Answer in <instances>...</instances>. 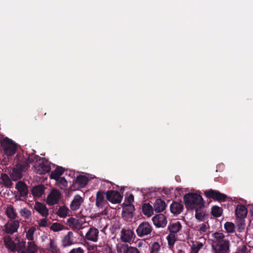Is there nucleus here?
Segmentation results:
<instances>
[{"instance_id": "9", "label": "nucleus", "mask_w": 253, "mask_h": 253, "mask_svg": "<svg viewBox=\"0 0 253 253\" xmlns=\"http://www.w3.org/2000/svg\"><path fill=\"white\" fill-rule=\"evenodd\" d=\"M106 198L112 204H118L122 201L123 196L118 191L109 190L106 193Z\"/></svg>"}, {"instance_id": "26", "label": "nucleus", "mask_w": 253, "mask_h": 253, "mask_svg": "<svg viewBox=\"0 0 253 253\" xmlns=\"http://www.w3.org/2000/svg\"><path fill=\"white\" fill-rule=\"evenodd\" d=\"M166 206L165 201L161 199H157L154 204V209L156 212H161L166 209Z\"/></svg>"}, {"instance_id": "25", "label": "nucleus", "mask_w": 253, "mask_h": 253, "mask_svg": "<svg viewBox=\"0 0 253 253\" xmlns=\"http://www.w3.org/2000/svg\"><path fill=\"white\" fill-rule=\"evenodd\" d=\"M170 210L171 213L175 215H178L182 211L183 205L181 203L174 202L170 205Z\"/></svg>"}, {"instance_id": "39", "label": "nucleus", "mask_w": 253, "mask_h": 253, "mask_svg": "<svg viewBox=\"0 0 253 253\" xmlns=\"http://www.w3.org/2000/svg\"><path fill=\"white\" fill-rule=\"evenodd\" d=\"M28 247L26 251L29 253H36L38 251V248L34 242L31 241L28 243Z\"/></svg>"}, {"instance_id": "12", "label": "nucleus", "mask_w": 253, "mask_h": 253, "mask_svg": "<svg viewBox=\"0 0 253 253\" xmlns=\"http://www.w3.org/2000/svg\"><path fill=\"white\" fill-rule=\"evenodd\" d=\"M60 196L61 193L58 190L54 189L52 190L47 197V204L50 206L58 204L59 201Z\"/></svg>"}, {"instance_id": "24", "label": "nucleus", "mask_w": 253, "mask_h": 253, "mask_svg": "<svg viewBox=\"0 0 253 253\" xmlns=\"http://www.w3.org/2000/svg\"><path fill=\"white\" fill-rule=\"evenodd\" d=\"M248 210L244 205H238L235 210V214L237 217L243 219L245 218L247 214Z\"/></svg>"}, {"instance_id": "35", "label": "nucleus", "mask_w": 253, "mask_h": 253, "mask_svg": "<svg viewBox=\"0 0 253 253\" xmlns=\"http://www.w3.org/2000/svg\"><path fill=\"white\" fill-rule=\"evenodd\" d=\"M223 209L221 207L214 206L211 208V213L212 215L215 217H219L222 214Z\"/></svg>"}, {"instance_id": "5", "label": "nucleus", "mask_w": 253, "mask_h": 253, "mask_svg": "<svg viewBox=\"0 0 253 253\" xmlns=\"http://www.w3.org/2000/svg\"><path fill=\"white\" fill-rule=\"evenodd\" d=\"M35 161L36 162V164L34 166L38 174H44L50 171L51 167L47 161H44L43 159L39 157V158L36 159Z\"/></svg>"}, {"instance_id": "8", "label": "nucleus", "mask_w": 253, "mask_h": 253, "mask_svg": "<svg viewBox=\"0 0 253 253\" xmlns=\"http://www.w3.org/2000/svg\"><path fill=\"white\" fill-rule=\"evenodd\" d=\"M88 178L85 175H80L74 180L73 183L70 187V190L75 191L84 187L87 183Z\"/></svg>"}, {"instance_id": "31", "label": "nucleus", "mask_w": 253, "mask_h": 253, "mask_svg": "<svg viewBox=\"0 0 253 253\" xmlns=\"http://www.w3.org/2000/svg\"><path fill=\"white\" fill-rule=\"evenodd\" d=\"M20 215L26 220L31 219L32 212L31 211L26 208H23L19 211Z\"/></svg>"}, {"instance_id": "6", "label": "nucleus", "mask_w": 253, "mask_h": 253, "mask_svg": "<svg viewBox=\"0 0 253 253\" xmlns=\"http://www.w3.org/2000/svg\"><path fill=\"white\" fill-rule=\"evenodd\" d=\"M204 194L208 198L212 199L214 201L220 202H225L227 197L226 195L221 193L218 191L211 189L205 190L204 191Z\"/></svg>"}, {"instance_id": "50", "label": "nucleus", "mask_w": 253, "mask_h": 253, "mask_svg": "<svg viewBox=\"0 0 253 253\" xmlns=\"http://www.w3.org/2000/svg\"><path fill=\"white\" fill-rule=\"evenodd\" d=\"M68 253H84V250L81 247H79L73 249Z\"/></svg>"}, {"instance_id": "37", "label": "nucleus", "mask_w": 253, "mask_h": 253, "mask_svg": "<svg viewBox=\"0 0 253 253\" xmlns=\"http://www.w3.org/2000/svg\"><path fill=\"white\" fill-rule=\"evenodd\" d=\"M203 247V244L200 242L193 243L191 248L190 253H198L199 250Z\"/></svg>"}, {"instance_id": "11", "label": "nucleus", "mask_w": 253, "mask_h": 253, "mask_svg": "<svg viewBox=\"0 0 253 253\" xmlns=\"http://www.w3.org/2000/svg\"><path fill=\"white\" fill-rule=\"evenodd\" d=\"M123 207L122 212V217L125 220H129L132 219L134 216L135 208L134 205H124Z\"/></svg>"}, {"instance_id": "15", "label": "nucleus", "mask_w": 253, "mask_h": 253, "mask_svg": "<svg viewBox=\"0 0 253 253\" xmlns=\"http://www.w3.org/2000/svg\"><path fill=\"white\" fill-rule=\"evenodd\" d=\"M84 201V199L83 197L78 194L76 195L70 204L71 210L73 211L78 210Z\"/></svg>"}, {"instance_id": "49", "label": "nucleus", "mask_w": 253, "mask_h": 253, "mask_svg": "<svg viewBox=\"0 0 253 253\" xmlns=\"http://www.w3.org/2000/svg\"><path fill=\"white\" fill-rule=\"evenodd\" d=\"M77 222H78V219L74 217H70L67 221V224L71 227L75 224V223Z\"/></svg>"}, {"instance_id": "21", "label": "nucleus", "mask_w": 253, "mask_h": 253, "mask_svg": "<svg viewBox=\"0 0 253 253\" xmlns=\"http://www.w3.org/2000/svg\"><path fill=\"white\" fill-rule=\"evenodd\" d=\"M194 210H195L196 211V218L200 221H204L205 219V217L206 215V210L204 207V204H203V205L201 206H198Z\"/></svg>"}, {"instance_id": "36", "label": "nucleus", "mask_w": 253, "mask_h": 253, "mask_svg": "<svg viewBox=\"0 0 253 253\" xmlns=\"http://www.w3.org/2000/svg\"><path fill=\"white\" fill-rule=\"evenodd\" d=\"M69 211V209L67 207L62 206L59 207L56 214L60 217H65L67 215Z\"/></svg>"}, {"instance_id": "16", "label": "nucleus", "mask_w": 253, "mask_h": 253, "mask_svg": "<svg viewBox=\"0 0 253 253\" xmlns=\"http://www.w3.org/2000/svg\"><path fill=\"white\" fill-rule=\"evenodd\" d=\"M99 231L94 227H90L85 235L86 240L96 242L98 240Z\"/></svg>"}, {"instance_id": "54", "label": "nucleus", "mask_w": 253, "mask_h": 253, "mask_svg": "<svg viewBox=\"0 0 253 253\" xmlns=\"http://www.w3.org/2000/svg\"><path fill=\"white\" fill-rule=\"evenodd\" d=\"M185 249V247H181L180 249L177 248L176 253H185L184 249Z\"/></svg>"}, {"instance_id": "46", "label": "nucleus", "mask_w": 253, "mask_h": 253, "mask_svg": "<svg viewBox=\"0 0 253 253\" xmlns=\"http://www.w3.org/2000/svg\"><path fill=\"white\" fill-rule=\"evenodd\" d=\"M35 231L34 227H30L26 232V238L30 241L33 240V235Z\"/></svg>"}, {"instance_id": "43", "label": "nucleus", "mask_w": 253, "mask_h": 253, "mask_svg": "<svg viewBox=\"0 0 253 253\" xmlns=\"http://www.w3.org/2000/svg\"><path fill=\"white\" fill-rule=\"evenodd\" d=\"M160 247V245L158 242H154L150 247V253H158Z\"/></svg>"}, {"instance_id": "52", "label": "nucleus", "mask_w": 253, "mask_h": 253, "mask_svg": "<svg viewBox=\"0 0 253 253\" xmlns=\"http://www.w3.org/2000/svg\"><path fill=\"white\" fill-rule=\"evenodd\" d=\"M207 227L205 223H202L200 225V228H199V231L201 234L207 232Z\"/></svg>"}, {"instance_id": "28", "label": "nucleus", "mask_w": 253, "mask_h": 253, "mask_svg": "<svg viewBox=\"0 0 253 253\" xmlns=\"http://www.w3.org/2000/svg\"><path fill=\"white\" fill-rule=\"evenodd\" d=\"M65 169L60 166H57L56 168L52 171L50 174V178L51 179L58 180L59 178L61 177L60 176L64 173Z\"/></svg>"}, {"instance_id": "10", "label": "nucleus", "mask_w": 253, "mask_h": 253, "mask_svg": "<svg viewBox=\"0 0 253 253\" xmlns=\"http://www.w3.org/2000/svg\"><path fill=\"white\" fill-rule=\"evenodd\" d=\"M4 232L10 235L16 232L19 227V221L18 220H9L4 225Z\"/></svg>"}, {"instance_id": "45", "label": "nucleus", "mask_w": 253, "mask_h": 253, "mask_svg": "<svg viewBox=\"0 0 253 253\" xmlns=\"http://www.w3.org/2000/svg\"><path fill=\"white\" fill-rule=\"evenodd\" d=\"M124 253H140L138 250L134 247H125L122 248Z\"/></svg>"}, {"instance_id": "41", "label": "nucleus", "mask_w": 253, "mask_h": 253, "mask_svg": "<svg viewBox=\"0 0 253 253\" xmlns=\"http://www.w3.org/2000/svg\"><path fill=\"white\" fill-rule=\"evenodd\" d=\"M56 181L58 182L59 186L61 189L66 188L68 185L67 180L64 177H60L58 180Z\"/></svg>"}, {"instance_id": "17", "label": "nucleus", "mask_w": 253, "mask_h": 253, "mask_svg": "<svg viewBox=\"0 0 253 253\" xmlns=\"http://www.w3.org/2000/svg\"><path fill=\"white\" fill-rule=\"evenodd\" d=\"M34 209L43 217H47L49 214L48 209L44 204L41 202L35 203Z\"/></svg>"}, {"instance_id": "3", "label": "nucleus", "mask_w": 253, "mask_h": 253, "mask_svg": "<svg viewBox=\"0 0 253 253\" xmlns=\"http://www.w3.org/2000/svg\"><path fill=\"white\" fill-rule=\"evenodd\" d=\"M183 200L186 208L189 210H194L199 206L204 204V200L200 193H188L183 196Z\"/></svg>"}, {"instance_id": "57", "label": "nucleus", "mask_w": 253, "mask_h": 253, "mask_svg": "<svg viewBox=\"0 0 253 253\" xmlns=\"http://www.w3.org/2000/svg\"><path fill=\"white\" fill-rule=\"evenodd\" d=\"M108 253H115L114 252H113L110 248H109Z\"/></svg>"}, {"instance_id": "30", "label": "nucleus", "mask_w": 253, "mask_h": 253, "mask_svg": "<svg viewBox=\"0 0 253 253\" xmlns=\"http://www.w3.org/2000/svg\"><path fill=\"white\" fill-rule=\"evenodd\" d=\"M154 210V208L149 203H144L142 206L143 213L148 217L152 215Z\"/></svg>"}, {"instance_id": "44", "label": "nucleus", "mask_w": 253, "mask_h": 253, "mask_svg": "<svg viewBox=\"0 0 253 253\" xmlns=\"http://www.w3.org/2000/svg\"><path fill=\"white\" fill-rule=\"evenodd\" d=\"M167 239L168 241L169 246L170 247H172L176 241L175 235L174 234L170 233L167 236Z\"/></svg>"}, {"instance_id": "7", "label": "nucleus", "mask_w": 253, "mask_h": 253, "mask_svg": "<svg viewBox=\"0 0 253 253\" xmlns=\"http://www.w3.org/2000/svg\"><path fill=\"white\" fill-rule=\"evenodd\" d=\"M152 230V226L148 222L143 221L138 225L136 232L138 236L143 237L150 235Z\"/></svg>"}, {"instance_id": "42", "label": "nucleus", "mask_w": 253, "mask_h": 253, "mask_svg": "<svg viewBox=\"0 0 253 253\" xmlns=\"http://www.w3.org/2000/svg\"><path fill=\"white\" fill-rule=\"evenodd\" d=\"M134 202V196L132 194H130L128 196H126L125 202L122 204V206L124 205H133L132 203Z\"/></svg>"}, {"instance_id": "18", "label": "nucleus", "mask_w": 253, "mask_h": 253, "mask_svg": "<svg viewBox=\"0 0 253 253\" xmlns=\"http://www.w3.org/2000/svg\"><path fill=\"white\" fill-rule=\"evenodd\" d=\"M74 243L73 233L72 231H69L62 239V245L63 247L66 248L73 245Z\"/></svg>"}, {"instance_id": "22", "label": "nucleus", "mask_w": 253, "mask_h": 253, "mask_svg": "<svg viewBox=\"0 0 253 253\" xmlns=\"http://www.w3.org/2000/svg\"><path fill=\"white\" fill-rule=\"evenodd\" d=\"M45 186L42 184H39L33 187L31 193L34 197H40L44 193Z\"/></svg>"}, {"instance_id": "34", "label": "nucleus", "mask_w": 253, "mask_h": 253, "mask_svg": "<svg viewBox=\"0 0 253 253\" xmlns=\"http://www.w3.org/2000/svg\"><path fill=\"white\" fill-rule=\"evenodd\" d=\"M22 171L17 168L16 169H13L10 175L12 180L17 181L21 179L22 177Z\"/></svg>"}, {"instance_id": "48", "label": "nucleus", "mask_w": 253, "mask_h": 253, "mask_svg": "<svg viewBox=\"0 0 253 253\" xmlns=\"http://www.w3.org/2000/svg\"><path fill=\"white\" fill-rule=\"evenodd\" d=\"M235 253H249L248 249L245 245H243L237 248Z\"/></svg>"}, {"instance_id": "19", "label": "nucleus", "mask_w": 253, "mask_h": 253, "mask_svg": "<svg viewBox=\"0 0 253 253\" xmlns=\"http://www.w3.org/2000/svg\"><path fill=\"white\" fill-rule=\"evenodd\" d=\"M3 242L8 250L13 252L17 251V244L12 240L11 237L9 236L4 237Z\"/></svg>"}, {"instance_id": "23", "label": "nucleus", "mask_w": 253, "mask_h": 253, "mask_svg": "<svg viewBox=\"0 0 253 253\" xmlns=\"http://www.w3.org/2000/svg\"><path fill=\"white\" fill-rule=\"evenodd\" d=\"M12 179L6 173H1L0 177V183L7 188H11L13 185Z\"/></svg>"}, {"instance_id": "14", "label": "nucleus", "mask_w": 253, "mask_h": 253, "mask_svg": "<svg viewBox=\"0 0 253 253\" xmlns=\"http://www.w3.org/2000/svg\"><path fill=\"white\" fill-rule=\"evenodd\" d=\"M106 193L103 191H99L97 192L96 196V206L99 208H103L108 205V200L105 198Z\"/></svg>"}, {"instance_id": "20", "label": "nucleus", "mask_w": 253, "mask_h": 253, "mask_svg": "<svg viewBox=\"0 0 253 253\" xmlns=\"http://www.w3.org/2000/svg\"><path fill=\"white\" fill-rule=\"evenodd\" d=\"M15 188L17 189L19 192V194L21 197H26L28 194V188L27 185L24 182L19 181L17 182L15 185Z\"/></svg>"}, {"instance_id": "29", "label": "nucleus", "mask_w": 253, "mask_h": 253, "mask_svg": "<svg viewBox=\"0 0 253 253\" xmlns=\"http://www.w3.org/2000/svg\"><path fill=\"white\" fill-rule=\"evenodd\" d=\"M5 214L10 220H16V218L18 217L14 208L11 205L7 206L5 211Z\"/></svg>"}, {"instance_id": "58", "label": "nucleus", "mask_w": 253, "mask_h": 253, "mask_svg": "<svg viewBox=\"0 0 253 253\" xmlns=\"http://www.w3.org/2000/svg\"><path fill=\"white\" fill-rule=\"evenodd\" d=\"M72 174V172L70 171V172H69V174H68V175H69V176H71V175ZM73 174H74V173H73Z\"/></svg>"}, {"instance_id": "56", "label": "nucleus", "mask_w": 253, "mask_h": 253, "mask_svg": "<svg viewBox=\"0 0 253 253\" xmlns=\"http://www.w3.org/2000/svg\"><path fill=\"white\" fill-rule=\"evenodd\" d=\"M20 253H29L27 251H26V250H23L22 251H21V252H20Z\"/></svg>"}, {"instance_id": "32", "label": "nucleus", "mask_w": 253, "mask_h": 253, "mask_svg": "<svg viewBox=\"0 0 253 253\" xmlns=\"http://www.w3.org/2000/svg\"><path fill=\"white\" fill-rule=\"evenodd\" d=\"M47 247L48 251L52 253H57L59 251L56 242L52 239H50V243Z\"/></svg>"}, {"instance_id": "38", "label": "nucleus", "mask_w": 253, "mask_h": 253, "mask_svg": "<svg viewBox=\"0 0 253 253\" xmlns=\"http://www.w3.org/2000/svg\"><path fill=\"white\" fill-rule=\"evenodd\" d=\"M224 228L228 233H232L235 232V224L231 222H226L224 225Z\"/></svg>"}, {"instance_id": "4", "label": "nucleus", "mask_w": 253, "mask_h": 253, "mask_svg": "<svg viewBox=\"0 0 253 253\" xmlns=\"http://www.w3.org/2000/svg\"><path fill=\"white\" fill-rule=\"evenodd\" d=\"M1 146L5 154L7 156H11L16 153L17 150L16 144L8 137H6L2 139Z\"/></svg>"}, {"instance_id": "1", "label": "nucleus", "mask_w": 253, "mask_h": 253, "mask_svg": "<svg viewBox=\"0 0 253 253\" xmlns=\"http://www.w3.org/2000/svg\"><path fill=\"white\" fill-rule=\"evenodd\" d=\"M212 240L211 253H229L230 241L225 239L223 233L215 232L211 234Z\"/></svg>"}, {"instance_id": "33", "label": "nucleus", "mask_w": 253, "mask_h": 253, "mask_svg": "<svg viewBox=\"0 0 253 253\" xmlns=\"http://www.w3.org/2000/svg\"><path fill=\"white\" fill-rule=\"evenodd\" d=\"M181 225L179 221H176L175 223H172L169 227V229L170 232V233L175 234L179 231L181 229Z\"/></svg>"}, {"instance_id": "53", "label": "nucleus", "mask_w": 253, "mask_h": 253, "mask_svg": "<svg viewBox=\"0 0 253 253\" xmlns=\"http://www.w3.org/2000/svg\"><path fill=\"white\" fill-rule=\"evenodd\" d=\"M82 225L80 224L79 220L78 219V222L75 223V224L73 225L71 228H72L74 230H75L80 229Z\"/></svg>"}, {"instance_id": "55", "label": "nucleus", "mask_w": 253, "mask_h": 253, "mask_svg": "<svg viewBox=\"0 0 253 253\" xmlns=\"http://www.w3.org/2000/svg\"><path fill=\"white\" fill-rule=\"evenodd\" d=\"M249 211L250 214L252 216H253V205L249 206Z\"/></svg>"}, {"instance_id": "51", "label": "nucleus", "mask_w": 253, "mask_h": 253, "mask_svg": "<svg viewBox=\"0 0 253 253\" xmlns=\"http://www.w3.org/2000/svg\"><path fill=\"white\" fill-rule=\"evenodd\" d=\"M46 218V217H45L39 221V226L43 227L47 226V220Z\"/></svg>"}, {"instance_id": "47", "label": "nucleus", "mask_w": 253, "mask_h": 253, "mask_svg": "<svg viewBox=\"0 0 253 253\" xmlns=\"http://www.w3.org/2000/svg\"><path fill=\"white\" fill-rule=\"evenodd\" d=\"M26 249V241H22L21 242H19L17 244V251H18V253H20L21 251L23 250H25Z\"/></svg>"}, {"instance_id": "40", "label": "nucleus", "mask_w": 253, "mask_h": 253, "mask_svg": "<svg viewBox=\"0 0 253 253\" xmlns=\"http://www.w3.org/2000/svg\"><path fill=\"white\" fill-rule=\"evenodd\" d=\"M50 229L54 232H58L64 229V226L59 223L55 222L51 225Z\"/></svg>"}, {"instance_id": "27", "label": "nucleus", "mask_w": 253, "mask_h": 253, "mask_svg": "<svg viewBox=\"0 0 253 253\" xmlns=\"http://www.w3.org/2000/svg\"><path fill=\"white\" fill-rule=\"evenodd\" d=\"M121 232L122 239L126 242L131 241L134 235L133 232L130 229H123Z\"/></svg>"}, {"instance_id": "59", "label": "nucleus", "mask_w": 253, "mask_h": 253, "mask_svg": "<svg viewBox=\"0 0 253 253\" xmlns=\"http://www.w3.org/2000/svg\"><path fill=\"white\" fill-rule=\"evenodd\" d=\"M122 190L124 191H125V189L124 188H122L121 191H122Z\"/></svg>"}, {"instance_id": "13", "label": "nucleus", "mask_w": 253, "mask_h": 253, "mask_svg": "<svg viewBox=\"0 0 253 253\" xmlns=\"http://www.w3.org/2000/svg\"><path fill=\"white\" fill-rule=\"evenodd\" d=\"M154 225L157 228H164L167 224V218L166 216L163 214H158L152 219Z\"/></svg>"}, {"instance_id": "2", "label": "nucleus", "mask_w": 253, "mask_h": 253, "mask_svg": "<svg viewBox=\"0 0 253 253\" xmlns=\"http://www.w3.org/2000/svg\"><path fill=\"white\" fill-rule=\"evenodd\" d=\"M39 156L34 154H24L19 153L16 155V167L17 169L21 171H26L30 166V164L34 162L36 159H38Z\"/></svg>"}]
</instances>
